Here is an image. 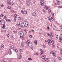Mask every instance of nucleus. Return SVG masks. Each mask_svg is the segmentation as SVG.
Instances as JSON below:
<instances>
[{
    "instance_id": "f257e3e1",
    "label": "nucleus",
    "mask_w": 62,
    "mask_h": 62,
    "mask_svg": "<svg viewBox=\"0 0 62 62\" xmlns=\"http://www.w3.org/2000/svg\"><path fill=\"white\" fill-rule=\"evenodd\" d=\"M24 27H26L27 26H28V24L27 22H24Z\"/></svg>"
},
{
    "instance_id": "f03ea898",
    "label": "nucleus",
    "mask_w": 62,
    "mask_h": 62,
    "mask_svg": "<svg viewBox=\"0 0 62 62\" xmlns=\"http://www.w3.org/2000/svg\"><path fill=\"white\" fill-rule=\"evenodd\" d=\"M18 34L19 36H23L24 35L23 32L22 31H20L19 32Z\"/></svg>"
},
{
    "instance_id": "7ed1b4c3",
    "label": "nucleus",
    "mask_w": 62,
    "mask_h": 62,
    "mask_svg": "<svg viewBox=\"0 0 62 62\" xmlns=\"http://www.w3.org/2000/svg\"><path fill=\"white\" fill-rule=\"evenodd\" d=\"M23 24H24V23L21 22L19 23V25L21 27H23Z\"/></svg>"
},
{
    "instance_id": "20e7f679",
    "label": "nucleus",
    "mask_w": 62,
    "mask_h": 62,
    "mask_svg": "<svg viewBox=\"0 0 62 62\" xmlns=\"http://www.w3.org/2000/svg\"><path fill=\"white\" fill-rule=\"evenodd\" d=\"M2 23H3V24H5V21L3 20H0V24H2Z\"/></svg>"
},
{
    "instance_id": "39448f33",
    "label": "nucleus",
    "mask_w": 62,
    "mask_h": 62,
    "mask_svg": "<svg viewBox=\"0 0 62 62\" xmlns=\"http://www.w3.org/2000/svg\"><path fill=\"white\" fill-rule=\"evenodd\" d=\"M29 46L30 48H31L33 47V46H32V43H29Z\"/></svg>"
},
{
    "instance_id": "423d86ee",
    "label": "nucleus",
    "mask_w": 62,
    "mask_h": 62,
    "mask_svg": "<svg viewBox=\"0 0 62 62\" xmlns=\"http://www.w3.org/2000/svg\"><path fill=\"white\" fill-rule=\"evenodd\" d=\"M48 36H50V38H52V37H53V33H52L51 34H49Z\"/></svg>"
},
{
    "instance_id": "0eeeda50",
    "label": "nucleus",
    "mask_w": 62,
    "mask_h": 62,
    "mask_svg": "<svg viewBox=\"0 0 62 62\" xmlns=\"http://www.w3.org/2000/svg\"><path fill=\"white\" fill-rule=\"evenodd\" d=\"M10 0H7V4L8 5L9 4H10Z\"/></svg>"
},
{
    "instance_id": "6e6552de",
    "label": "nucleus",
    "mask_w": 62,
    "mask_h": 62,
    "mask_svg": "<svg viewBox=\"0 0 62 62\" xmlns=\"http://www.w3.org/2000/svg\"><path fill=\"white\" fill-rule=\"evenodd\" d=\"M11 50L10 49L9 50L8 54H11Z\"/></svg>"
},
{
    "instance_id": "1a4fd4ad",
    "label": "nucleus",
    "mask_w": 62,
    "mask_h": 62,
    "mask_svg": "<svg viewBox=\"0 0 62 62\" xmlns=\"http://www.w3.org/2000/svg\"><path fill=\"white\" fill-rule=\"evenodd\" d=\"M26 4L27 5H29L30 4V2L28 1H27L26 2Z\"/></svg>"
},
{
    "instance_id": "9d476101",
    "label": "nucleus",
    "mask_w": 62,
    "mask_h": 62,
    "mask_svg": "<svg viewBox=\"0 0 62 62\" xmlns=\"http://www.w3.org/2000/svg\"><path fill=\"white\" fill-rule=\"evenodd\" d=\"M36 14V13H32V15L33 16H34V17H35V15Z\"/></svg>"
},
{
    "instance_id": "9b49d317",
    "label": "nucleus",
    "mask_w": 62,
    "mask_h": 62,
    "mask_svg": "<svg viewBox=\"0 0 62 62\" xmlns=\"http://www.w3.org/2000/svg\"><path fill=\"white\" fill-rule=\"evenodd\" d=\"M13 4H14V3H13V2H11L10 3L9 5H11V6H12V5H13Z\"/></svg>"
},
{
    "instance_id": "f8f14e48",
    "label": "nucleus",
    "mask_w": 62,
    "mask_h": 62,
    "mask_svg": "<svg viewBox=\"0 0 62 62\" xmlns=\"http://www.w3.org/2000/svg\"><path fill=\"white\" fill-rule=\"evenodd\" d=\"M10 48L12 49H13L14 48V46H10Z\"/></svg>"
},
{
    "instance_id": "ddd939ff",
    "label": "nucleus",
    "mask_w": 62,
    "mask_h": 62,
    "mask_svg": "<svg viewBox=\"0 0 62 62\" xmlns=\"http://www.w3.org/2000/svg\"><path fill=\"white\" fill-rule=\"evenodd\" d=\"M1 48H4V46L3 45H2L1 46Z\"/></svg>"
},
{
    "instance_id": "4468645a",
    "label": "nucleus",
    "mask_w": 62,
    "mask_h": 62,
    "mask_svg": "<svg viewBox=\"0 0 62 62\" xmlns=\"http://www.w3.org/2000/svg\"><path fill=\"white\" fill-rule=\"evenodd\" d=\"M17 16H18V15H16V14L14 15V17H15V18H16Z\"/></svg>"
},
{
    "instance_id": "2eb2a0df",
    "label": "nucleus",
    "mask_w": 62,
    "mask_h": 62,
    "mask_svg": "<svg viewBox=\"0 0 62 62\" xmlns=\"http://www.w3.org/2000/svg\"><path fill=\"white\" fill-rule=\"evenodd\" d=\"M47 42L49 43L50 42V39H48L47 40Z\"/></svg>"
},
{
    "instance_id": "dca6fc26",
    "label": "nucleus",
    "mask_w": 62,
    "mask_h": 62,
    "mask_svg": "<svg viewBox=\"0 0 62 62\" xmlns=\"http://www.w3.org/2000/svg\"><path fill=\"white\" fill-rule=\"evenodd\" d=\"M47 59H47V58H45L44 59V60L45 61H46L47 60Z\"/></svg>"
},
{
    "instance_id": "f3484780",
    "label": "nucleus",
    "mask_w": 62,
    "mask_h": 62,
    "mask_svg": "<svg viewBox=\"0 0 62 62\" xmlns=\"http://www.w3.org/2000/svg\"><path fill=\"white\" fill-rule=\"evenodd\" d=\"M50 41L51 42V43H54V42L53 41V40L52 39H51L50 40Z\"/></svg>"
},
{
    "instance_id": "a211bd4d",
    "label": "nucleus",
    "mask_w": 62,
    "mask_h": 62,
    "mask_svg": "<svg viewBox=\"0 0 62 62\" xmlns=\"http://www.w3.org/2000/svg\"><path fill=\"white\" fill-rule=\"evenodd\" d=\"M35 42V44L37 45L38 44V42H38V41H37V40H36Z\"/></svg>"
},
{
    "instance_id": "6ab92c4d",
    "label": "nucleus",
    "mask_w": 62,
    "mask_h": 62,
    "mask_svg": "<svg viewBox=\"0 0 62 62\" xmlns=\"http://www.w3.org/2000/svg\"><path fill=\"white\" fill-rule=\"evenodd\" d=\"M3 16H4V14H2L0 15V16L1 17H3Z\"/></svg>"
},
{
    "instance_id": "aec40b11",
    "label": "nucleus",
    "mask_w": 62,
    "mask_h": 62,
    "mask_svg": "<svg viewBox=\"0 0 62 62\" xmlns=\"http://www.w3.org/2000/svg\"><path fill=\"white\" fill-rule=\"evenodd\" d=\"M7 8H8V9H11V8L9 6H8L7 7Z\"/></svg>"
},
{
    "instance_id": "412c9836",
    "label": "nucleus",
    "mask_w": 62,
    "mask_h": 62,
    "mask_svg": "<svg viewBox=\"0 0 62 62\" xmlns=\"http://www.w3.org/2000/svg\"><path fill=\"white\" fill-rule=\"evenodd\" d=\"M26 42L27 43H28V44H29V43H30V42H29V40H27Z\"/></svg>"
},
{
    "instance_id": "4be33fe9",
    "label": "nucleus",
    "mask_w": 62,
    "mask_h": 62,
    "mask_svg": "<svg viewBox=\"0 0 62 62\" xmlns=\"http://www.w3.org/2000/svg\"><path fill=\"white\" fill-rule=\"evenodd\" d=\"M52 53L53 55H54V56L55 55V54H54V52H52Z\"/></svg>"
},
{
    "instance_id": "5701e85b",
    "label": "nucleus",
    "mask_w": 62,
    "mask_h": 62,
    "mask_svg": "<svg viewBox=\"0 0 62 62\" xmlns=\"http://www.w3.org/2000/svg\"><path fill=\"white\" fill-rule=\"evenodd\" d=\"M21 12L23 14H24V11H23L22 10L21 11Z\"/></svg>"
},
{
    "instance_id": "b1692460",
    "label": "nucleus",
    "mask_w": 62,
    "mask_h": 62,
    "mask_svg": "<svg viewBox=\"0 0 62 62\" xmlns=\"http://www.w3.org/2000/svg\"><path fill=\"white\" fill-rule=\"evenodd\" d=\"M21 46H22V47H23V43H21Z\"/></svg>"
},
{
    "instance_id": "393cba45",
    "label": "nucleus",
    "mask_w": 62,
    "mask_h": 62,
    "mask_svg": "<svg viewBox=\"0 0 62 62\" xmlns=\"http://www.w3.org/2000/svg\"><path fill=\"white\" fill-rule=\"evenodd\" d=\"M59 60H61V59H61V57H59Z\"/></svg>"
},
{
    "instance_id": "a878e982",
    "label": "nucleus",
    "mask_w": 62,
    "mask_h": 62,
    "mask_svg": "<svg viewBox=\"0 0 62 62\" xmlns=\"http://www.w3.org/2000/svg\"><path fill=\"white\" fill-rule=\"evenodd\" d=\"M6 21L8 22H10V20L9 19H6Z\"/></svg>"
},
{
    "instance_id": "bb28decb",
    "label": "nucleus",
    "mask_w": 62,
    "mask_h": 62,
    "mask_svg": "<svg viewBox=\"0 0 62 62\" xmlns=\"http://www.w3.org/2000/svg\"><path fill=\"white\" fill-rule=\"evenodd\" d=\"M29 37L30 38H33V36H32L31 35H30Z\"/></svg>"
},
{
    "instance_id": "cd10ccee",
    "label": "nucleus",
    "mask_w": 62,
    "mask_h": 62,
    "mask_svg": "<svg viewBox=\"0 0 62 62\" xmlns=\"http://www.w3.org/2000/svg\"><path fill=\"white\" fill-rule=\"evenodd\" d=\"M62 39V37H60L59 38V39H60V40H61V39Z\"/></svg>"
},
{
    "instance_id": "c85d7f7f",
    "label": "nucleus",
    "mask_w": 62,
    "mask_h": 62,
    "mask_svg": "<svg viewBox=\"0 0 62 62\" xmlns=\"http://www.w3.org/2000/svg\"><path fill=\"white\" fill-rule=\"evenodd\" d=\"M48 12L49 13H50L51 12V10H50V9H49L48 10Z\"/></svg>"
},
{
    "instance_id": "c756f323",
    "label": "nucleus",
    "mask_w": 62,
    "mask_h": 62,
    "mask_svg": "<svg viewBox=\"0 0 62 62\" xmlns=\"http://www.w3.org/2000/svg\"><path fill=\"white\" fill-rule=\"evenodd\" d=\"M43 46L44 47V48H46V46H45V45H44V44L43 45Z\"/></svg>"
},
{
    "instance_id": "7c9ffc66",
    "label": "nucleus",
    "mask_w": 62,
    "mask_h": 62,
    "mask_svg": "<svg viewBox=\"0 0 62 62\" xmlns=\"http://www.w3.org/2000/svg\"><path fill=\"white\" fill-rule=\"evenodd\" d=\"M28 60H30L31 61H32V59H31V58H28Z\"/></svg>"
},
{
    "instance_id": "2f4dec72",
    "label": "nucleus",
    "mask_w": 62,
    "mask_h": 62,
    "mask_svg": "<svg viewBox=\"0 0 62 62\" xmlns=\"http://www.w3.org/2000/svg\"><path fill=\"white\" fill-rule=\"evenodd\" d=\"M43 51L41 52H40V54H41V55L42 54H43Z\"/></svg>"
},
{
    "instance_id": "473e14b6",
    "label": "nucleus",
    "mask_w": 62,
    "mask_h": 62,
    "mask_svg": "<svg viewBox=\"0 0 62 62\" xmlns=\"http://www.w3.org/2000/svg\"><path fill=\"white\" fill-rule=\"evenodd\" d=\"M44 57H45V56H43L42 57V58L43 59H44Z\"/></svg>"
},
{
    "instance_id": "72a5a7b5",
    "label": "nucleus",
    "mask_w": 62,
    "mask_h": 62,
    "mask_svg": "<svg viewBox=\"0 0 62 62\" xmlns=\"http://www.w3.org/2000/svg\"><path fill=\"white\" fill-rule=\"evenodd\" d=\"M61 53L62 54V48H61Z\"/></svg>"
},
{
    "instance_id": "f704fd0d",
    "label": "nucleus",
    "mask_w": 62,
    "mask_h": 62,
    "mask_svg": "<svg viewBox=\"0 0 62 62\" xmlns=\"http://www.w3.org/2000/svg\"><path fill=\"white\" fill-rule=\"evenodd\" d=\"M62 6H59L58 7V8H62Z\"/></svg>"
},
{
    "instance_id": "c9c22d12",
    "label": "nucleus",
    "mask_w": 62,
    "mask_h": 62,
    "mask_svg": "<svg viewBox=\"0 0 62 62\" xmlns=\"http://www.w3.org/2000/svg\"><path fill=\"white\" fill-rule=\"evenodd\" d=\"M51 14L53 16H54V13H52Z\"/></svg>"
},
{
    "instance_id": "e433bc0d",
    "label": "nucleus",
    "mask_w": 62,
    "mask_h": 62,
    "mask_svg": "<svg viewBox=\"0 0 62 62\" xmlns=\"http://www.w3.org/2000/svg\"><path fill=\"white\" fill-rule=\"evenodd\" d=\"M19 59H21L22 58V56L20 55L19 56Z\"/></svg>"
},
{
    "instance_id": "4c0bfd02",
    "label": "nucleus",
    "mask_w": 62,
    "mask_h": 62,
    "mask_svg": "<svg viewBox=\"0 0 62 62\" xmlns=\"http://www.w3.org/2000/svg\"><path fill=\"white\" fill-rule=\"evenodd\" d=\"M7 37H9V34H8L7 35Z\"/></svg>"
},
{
    "instance_id": "58836bf2",
    "label": "nucleus",
    "mask_w": 62,
    "mask_h": 62,
    "mask_svg": "<svg viewBox=\"0 0 62 62\" xmlns=\"http://www.w3.org/2000/svg\"><path fill=\"white\" fill-rule=\"evenodd\" d=\"M18 20H21V18H20V17H19L18 18Z\"/></svg>"
},
{
    "instance_id": "ea45409f",
    "label": "nucleus",
    "mask_w": 62,
    "mask_h": 62,
    "mask_svg": "<svg viewBox=\"0 0 62 62\" xmlns=\"http://www.w3.org/2000/svg\"><path fill=\"white\" fill-rule=\"evenodd\" d=\"M15 52H18V50H17L16 49L15 51Z\"/></svg>"
},
{
    "instance_id": "a19ab883",
    "label": "nucleus",
    "mask_w": 62,
    "mask_h": 62,
    "mask_svg": "<svg viewBox=\"0 0 62 62\" xmlns=\"http://www.w3.org/2000/svg\"><path fill=\"white\" fill-rule=\"evenodd\" d=\"M16 18H15L14 20V21H16Z\"/></svg>"
},
{
    "instance_id": "79ce46f5",
    "label": "nucleus",
    "mask_w": 62,
    "mask_h": 62,
    "mask_svg": "<svg viewBox=\"0 0 62 62\" xmlns=\"http://www.w3.org/2000/svg\"><path fill=\"white\" fill-rule=\"evenodd\" d=\"M2 28H3V29H5V27H4L3 26H2Z\"/></svg>"
},
{
    "instance_id": "37998d69",
    "label": "nucleus",
    "mask_w": 62,
    "mask_h": 62,
    "mask_svg": "<svg viewBox=\"0 0 62 62\" xmlns=\"http://www.w3.org/2000/svg\"><path fill=\"white\" fill-rule=\"evenodd\" d=\"M27 11H26L25 12V14H27Z\"/></svg>"
},
{
    "instance_id": "c03bdc74",
    "label": "nucleus",
    "mask_w": 62,
    "mask_h": 62,
    "mask_svg": "<svg viewBox=\"0 0 62 62\" xmlns=\"http://www.w3.org/2000/svg\"><path fill=\"white\" fill-rule=\"evenodd\" d=\"M48 19L49 20H50L51 18L50 17H48Z\"/></svg>"
},
{
    "instance_id": "a18cd8bd",
    "label": "nucleus",
    "mask_w": 62,
    "mask_h": 62,
    "mask_svg": "<svg viewBox=\"0 0 62 62\" xmlns=\"http://www.w3.org/2000/svg\"><path fill=\"white\" fill-rule=\"evenodd\" d=\"M45 8H46V9H49V8H48V7H45Z\"/></svg>"
},
{
    "instance_id": "49530a36",
    "label": "nucleus",
    "mask_w": 62,
    "mask_h": 62,
    "mask_svg": "<svg viewBox=\"0 0 62 62\" xmlns=\"http://www.w3.org/2000/svg\"><path fill=\"white\" fill-rule=\"evenodd\" d=\"M14 33H17V31H13Z\"/></svg>"
},
{
    "instance_id": "de8ad7c7",
    "label": "nucleus",
    "mask_w": 62,
    "mask_h": 62,
    "mask_svg": "<svg viewBox=\"0 0 62 62\" xmlns=\"http://www.w3.org/2000/svg\"><path fill=\"white\" fill-rule=\"evenodd\" d=\"M19 52H22V50L21 49H19Z\"/></svg>"
},
{
    "instance_id": "09e8293b",
    "label": "nucleus",
    "mask_w": 62,
    "mask_h": 62,
    "mask_svg": "<svg viewBox=\"0 0 62 62\" xmlns=\"http://www.w3.org/2000/svg\"><path fill=\"white\" fill-rule=\"evenodd\" d=\"M54 61L55 62H56V59H54Z\"/></svg>"
},
{
    "instance_id": "8fccbe9b",
    "label": "nucleus",
    "mask_w": 62,
    "mask_h": 62,
    "mask_svg": "<svg viewBox=\"0 0 62 62\" xmlns=\"http://www.w3.org/2000/svg\"><path fill=\"white\" fill-rule=\"evenodd\" d=\"M40 51H41V52H43V50H42V49H40Z\"/></svg>"
},
{
    "instance_id": "3c124183",
    "label": "nucleus",
    "mask_w": 62,
    "mask_h": 62,
    "mask_svg": "<svg viewBox=\"0 0 62 62\" xmlns=\"http://www.w3.org/2000/svg\"><path fill=\"white\" fill-rule=\"evenodd\" d=\"M3 26L5 27V24H3Z\"/></svg>"
},
{
    "instance_id": "603ef678",
    "label": "nucleus",
    "mask_w": 62,
    "mask_h": 62,
    "mask_svg": "<svg viewBox=\"0 0 62 62\" xmlns=\"http://www.w3.org/2000/svg\"><path fill=\"white\" fill-rule=\"evenodd\" d=\"M57 3H58V5H59V4L60 3V2H59V1H57Z\"/></svg>"
},
{
    "instance_id": "864d4df0",
    "label": "nucleus",
    "mask_w": 62,
    "mask_h": 62,
    "mask_svg": "<svg viewBox=\"0 0 62 62\" xmlns=\"http://www.w3.org/2000/svg\"><path fill=\"white\" fill-rule=\"evenodd\" d=\"M4 18H5V19L7 18V16H6V15H5L4 16Z\"/></svg>"
},
{
    "instance_id": "5fc2aeb1",
    "label": "nucleus",
    "mask_w": 62,
    "mask_h": 62,
    "mask_svg": "<svg viewBox=\"0 0 62 62\" xmlns=\"http://www.w3.org/2000/svg\"><path fill=\"white\" fill-rule=\"evenodd\" d=\"M23 35L21 36H20V38H23Z\"/></svg>"
},
{
    "instance_id": "6e6d98bb",
    "label": "nucleus",
    "mask_w": 62,
    "mask_h": 62,
    "mask_svg": "<svg viewBox=\"0 0 62 62\" xmlns=\"http://www.w3.org/2000/svg\"><path fill=\"white\" fill-rule=\"evenodd\" d=\"M60 42H62V39L60 40Z\"/></svg>"
},
{
    "instance_id": "4d7b16f0",
    "label": "nucleus",
    "mask_w": 62,
    "mask_h": 62,
    "mask_svg": "<svg viewBox=\"0 0 62 62\" xmlns=\"http://www.w3.org/2000/svg\"><path fill=\"white\" fill-rule=\"evenodd\" d=\"M51 20H52V21L54 20V19H53V17H51Z\"/></svg>"
},
{
    "instance_id": "13d9d810",
    "label": "nucleus",
    "mask_w": 62,
    "mask_h": 62,
    "mask_svg": "<svg viewBox=\"0 0 62 62\" xmlns=\"http://www.w3.org/2000/svg\"><path fill=\"white\" fill-rule=\"evenodd\" d=\"M13 51H14L15 52V50H16V49H13Z\"/></svg>"
},
{
    "instance_id": "bf43d9fd",
    "label": "nucleus",
    "mask_w": 62,
    "mask_h": 62,
    "mask_svg": "<svg viewBox=\"0 0 62 62\" xmlns=\"http://www.w3.org/2000/svg\"><path fill=\"white\" fill-rule=\"evenodd\" d=\"M1 6L2 7H4V5H3V4H2L1 5Z\"/></svg>"
},
{
    "instance_id": "052dcab7",
    "label": "nucleus",
    "mask_w": 62,
    "mask_h": 62,
    "mask_svg": "<svg viewBox=\"0 0 62 62\" xmlns=\"http://www.w3.org/2000/svg\"><path fill=\"white\" fill-rule=\"evenodd\" d=\"M47 29H48V30H49V26L47 27Z\"/></svg>"
},
{
    "instance_id": "680f3d73",
    "label": "nucleus",
    "mask_w": 62,
    "mask_h": 62,
    "mask_svg": "<svg viewBox=\"0 0 62 62\" xmlns=\"http://www.w3.org/2000/svg\"><path fill=\"white\" fill-rule=\"evenodd\" d=\"M60 28L61 29H62V26H61L60 27Z\"/></svg>"
},
{
    "instance_id": "e2e57ef3",
    "label": "nucleus",
    "mask_w": 62,
    "mask_h": 62,
    "mask_svg": "<svg viewBox=\"0 0 62 62\" xmlns=\"http://www.w3.org/2000/svg\"><path fill=\"white\" fill-rule=\"evenodd\" d=\"M16 25H17V26H19V24H18V23H17V24H16Z\"/></svg>"
},
{
    "instance_id": "0e129e2a",
    "label": "nucleus",
    "mask_w": 62,
    "mask_h": 62,
    "mask_svg": "<svg viewBox=\"0 0 62 62\" xmlns=\"http://www.w3.org/2000/svg\"><path fill=\"white\" fill-rule=\"evenodd\" d=\"M4 32H6V30H4Z\"/></svg>"
},
{
    "instance_id": "69168bd1",
    "label": "nucleus",
    "mask_w": 62,
    "mask_h": 62,
    "mask_svg": "<svg viewBox=\"0 0 62 62\" xmlns=\"http://www.w3.org/2000/svg\"><path fill=\"white\" fill-rule=\"evenodd\" d=\"M31 31L32 32H34V30H32Z\"/></svg>"
},
{
    "instance_id": "338daca9",
    "label": "nucleus",
    "mask_w": 62,
    "mask_h": 62,
    "mask_svg": "<svg viewBox=\"0 0 62 62\" xmlns=\"http://www.w3.org/2000/svg\"><path fill=\"white\" fill-rule=\"evenodd\" d=\"M11 38H13V36H12L11 37Z\"/></svg>"
},
{
    "instance_id": "774afa93",
    "label": "nucleus",
    "mask_w": 62,
    "mask_h": 62,
    "mask_svg": "<svg viewBox=\"0 0 62 62\" xmlns=\"http://www.w3.org/2000/svg\"><path fill=\"white\" fill-rule=\"evenodd\" d=\"M42 4H43V3H44L43 1H42Z\"/></svg>"
}]
</instances>
